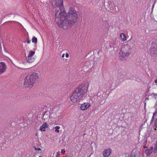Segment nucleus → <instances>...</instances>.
Returning <instances> with one entry per match:
<instances>
[{
	"label": "nucleus",
	"mask_w": 157,
	"mask_h": 157,
	"mask_svg": "<svg viewBox=\"0 0 157 157\" xmlns=\"http://www.w3.org/2000/svg\"><path fill=\"white\" fill-rule=\"evenodd\" d=\"M90 106V104L88 103H84L82 104L80 107L81 109L82 110L86 109Z\"/></svg>",
	"instance_id": "obj_9"
},
{
	"label": "nucleus",
	"mask_w": 157,
	"mask_h": 157,
	"mask_svg": "<svg viewBox=\"0 0 157 157\" xmlns=\"http://www.w3.org/2000/svg\"><path fill=\"white\" fill-rule=\"evenodd\" d=\"M53 3L57 7L63 8V0H53Z\"/></svg>",
	"instance_id": "obj_6"
},
{
	"label": "nucleus",
	"mask_w": 157,
	"mask_h": 157,
	"mask_svg": "<svg viewBox=\"0 0 157 157\" xmlns=\"http://www.w3.org/2000/svg\"><path fill=\"white\" fill-rule=\"evenodd\" d=\"M35 54L34 51H30L29 54L26 57V61L29 63H31L34 61L35 58L33 56Z\"/></svg>",
	"instance_id": "obj_5"
},
{
	"label": "nucleus",
	"mask_w": 157,
	"mask_h": 157,
	"mask_svg": "<svg viewBox=\"0 0 157 157\" xmlns=\"http://www.w3.org/2000/svg\"><path fill=\"white\" fill-rule=\"evenodd\" d=\"M61 152L63 154L65 152V151L64 149H62Z\"/></svg>",
	"instance_id": "obj_19"
},
{
	"label": "nucleus",
	"mask_w": 157,
	"mask_h": 157,
	"mask_svg": "<svg viewBox=\"0 0 157 157\" xmlns=\"http://www.w3.org/2000/svg\"><path fill=\"white\" fill-rule=\"evenodd\" d=\"M112 152V150L110 149L105 150L103 152L104 157H108L109 155Z\"/></svg>",
	"instance_id": "obj_10"
},
{
	"label": "nucleus",
	"mask_w": 157,
	"mask_h": 157,
	"mask_svg": "<svg viewBox=\"0 0 157 157\" xmlns=\"http://www.w3.org/2000/svg\"><path fill=\"white\" fill-rule=\"evenodd\" d=\"M66 57L68 58L69 56V54L67 53H66L65 54Z\"/></svg>",
	"instance_id": "obj_22"
},
{
	"label": "nucleus",
	"mask_w": 157,
	"mask_h": 157,
	"mask_svg": "<svg viewBox=\"0 0 157 157\" xmlns=\"http://www.w3.org/2000/svg\"><path fill=\"white\" fill-rule=\"evenodd\" d=\"M89 84L87 81L83 82L74 91L70 97V100L73 103L79 101L87 92Z\"/></svg>",
	"instance_id": "obj_2"
},
{
	"label": "nucleus",
	"mask_w": 157,
	"mask_h": 157,
	"mask_svg": "<svg viewBox=\"0 0 157 157\" xmlns=\"http://www.w3.org/2000/svg\"><path fill=\"white\" fill-rule=\"evenodd\" d=\"M60 155V153L59 151H58L56 153V156H57V157H59L58 155Z\"/></svg>",
	"instance_id": "obj_21"
},
{
	"label": "nucleus",
	"mask_w": 157,
	"mask_h": 157,
	"mask_svg": "<svg viewBox=\"0 0 157 157\" xmlns=\"http://www.w3.org/2000/svg\"><path fill=\"white\" fill-rule=\"evenodd\" d=\"M153 149V147H151L149 149H147L145 151V153L147 156H150L151 154Z\"/></svg>",
	"instance_id": "obj_11"
},
{
	"label": "nucleus",
	"mask_w": 157,
	"mask_h": 157,
	"mask_svg": "<svg viewBox=\"0 0 157 157\" xmlns=\"http://www.w3.org/2000/svg\"><path fill=\"white\" fill-rule=\"evenodd\" d=\"M33 147L36 150H37V148H36V147L35 146H34Z\"/></svg>",
	"instance_id": "obj_27"
},
{
	"label": "nucleus",
	"mask_w": 157,
	"mask_h": 157,
	"mask_svg": "<svg viewBox=\"0 0 157 157\" xmlns=\"http://www.w3.org/2000/svg\"><path fill=\"white\" fill-rule=\"evenodd\" d=\"M120 37L121 41H124L127 40L126 36L123 33H121L120 34Z\"/></svg>",
	"instance_id": "obj_13"
},
{
	"label": "nucleus",
	"mask_w": 157,
	"mask_h": 157,
	"mask_svg": "<svg viewBox=\"0 0 157 157\" xmlns=\"http://www.w3.org/2000/svg\"><path fill=\"white\" fill-rule=\"evenodd\" d=\"M64 56H65V54H63L62 55V58H63L64 57Z\"/></svg>",
	"instance_id": "obj_24"
},
{
	"label": "nucleus",
	"mask_w": 157,
	"mask_h": 157,
	"mask_svg": "<svg viewBox=\"0 0 157 157\" xmlns=\"http://www.w3.org/2000/svg\"><path fill=\"white\" fill-rule=\"evenodd\" d=\"M130 47L127 44L123 45L121 48L119 52V57L122 60L128 57L130 53Z\"/></svg>",
	"instance_id": "obj_4"
},
{
	"label": "nucleus",
	"mask_w": 157,
	"mask_h": 157,
	"mask_svg": "<svg viewBox=\"0 0 157 157\" xmlns=\"http://www.w3.org/2000/svg\"><path fill=\"white\" fill-rule=\"evenodd\" d=\"M60 128V127L59 126H56L55 127V132H59V129Z\"/></svg>",
	"instance_id": "obj_15"
},
{
	"label": "nucleus",
	"mask_w": 157,
	"mask_h": 157,
	"mask_svg": "<svg viewBox=\"0 0 157 157\" xmlns=\"http://www.w3.org/2000/svg\"><path fill=\"white\" fill-rule=\"evenodd\" d=\"M37 150H38V151H41L42 150L41 149V148H37Z\"/></svg>",
	"instance_id": "obj_23"
},
{
	"label": "nucleus",
	"mask_w": 157,
	"mask_h": 157,
	"mask_svg": "<svg viewBox=\"0 0 157 157\" xmlns=\"http://www.w3.org/2000/svg\"><path fill=\"white\" fill-rule=\"evenodd\" d=\"M154 116H153L152 117V118L151 119V122H150L151 123H152L154 119Z\"/></svg>",
	"instance_id": "obj_20"
},
{
	"label": "nucleus",
	"mask_w": 157,
	"mask_h": 157,
	"mask_svg": "<svg viewBox=\"0 0 157 157\" xmlns=\"http://www.w3.org/2000/svg\"><path fill=\"white\" fill-rule=\"evenodd\" d=\"M6 66L4 63L0 62V74L5 72L6 70Z\"/></svg>",
	"instance_id": "obj_7"
},
{
	"label": "nucleus",
	"mask_w": 157,
	"mask_h": 157,
	"mask_svg": "<svg viewBox=\"0 0 157 157\" xmlns=\"http://www.w3.org/2000/svg\"><path fill=\"white\" fill-rule=\"evenodd\" d=\"M155 127L157 128V118L156 119L155 122Z\"/></svg>",
	"instance_id": "obj_17"
},
{
	"label": "nucleus",
	"mask_w": 157,
	"mask_h": 157,
	"mask_svg": "<svg viewBox=\"0 0 157 157\" xmlns=\"http://www.w3.org/2000/svg\"><path fill=\"white\" fill-rule=\"evenodd\" d=\"M143 147H144V148H147V147H146V146H144Z\"/></svg>",
	"instance_id": "obj_29"
},
{
	"label": "nucleus",
	"mask_w": 157,
	"mask_h": 157,
	"mask_svg": "<svg viewBox=\"0 0 157 157\" xmlns=\"http://www.w3.org/2000/svg\"><path fill=\"white\" fill-rule=\"evenodd\" d=\"M48 127L47 124L46 123H44L42 126H40V130L41 131H45V128H47Z\"/></svg>",
	"instance_id": "obj_12"
},
{
	"label": "nucleus",
	"mask_w": 157,
	"mask_h": 157,
	"mask_svg": "<svg viewBox=\"0 0 157 157\" xmlns=\"http://www.w3.org/2000/svg\"><path fill=\"white\" fill-rule=\"evenodd\" d=\"M33 147L36 150H37V148H36V147L35 146H34Z\"/></svg>",
	"instance_id": "obj_28"
},
{
	"label": "nucleus",
	"mask_w": 157,
	"mask_h": 157,
	"mask_svg": "<svg viewBox=\"0 0 157 157\" xmlns=\"http://www.w3.org/2000/svg\"><path fill=\"white\" fill-rule=\"evenodd\" d=\"M155 83H157V79H155Z\"/></svg>",
	"instance_id": "obj_25"
},
{
	"label": "nucleus",
	"mask_w": 157,
	"mask_h": 157,
	"mask_svg": "<svg viewBox=\"0 0 157 157\" xmlns=\"http://www.w3.org/2000/svg\"><path fill=\"white\" fill-rule=\"evenodd\" d=\"M154 130H156V128H154Z\"/></svg>",
	"instance_id": "obj_30"
},
{
	"label": "nucleus",
	"mask_w": 157,
	"mask_h": 157,
	"mask_svg": "<svg viewBox=\"0 0 157 157\" xmlns=\"http://www.w3.org/2000/svg\"><path fill=\"white\" fill-rule=\"evenodd\" d=\"M39 76L37 73H33L28 74L24 79V85L29 87H33L37 81Z\"/></svg>",
	"instance_id": "obj_3"
},
{
	"label": "nucleus",
	"mask_w": 157,
	"mask_h": 157,
	"mask_svg": "<svg viewBox=\"0 0 157 157\" xmlns=\"http://www.w3.org/2000/svg\"><path fill=\"white\" fill-rule=\"evenodd\" d=\"M78 14L75 8L71 7L67 13L65 11L56 12L55 20L59 27L64 29L72 26L76 22Z\"/></svg>",
	"instance_id": "obj_1"
},
{
	"label": "nucleus",
	"mask_w": 157,
	"mask_h": 157,
	"mask_svg": "<svg viewBox=\"0 0 157 157\" xmlns=\"http://www.w3.org/2000/svg\"><path fill=\"white\" fill-rule=\"evenodd\" d=\"M154 153L157 152V144H156L154 147Z\"/></svg>",
	"instance_id": "obj_16"
},
{
	"label": "nucleus",
	"mask_w": 157,
	"mask_h": 157,
	"mask_svg": "<svg viewBox=\"0 0 157 157\" xmlns=\"http://www.w3.org/2000/svg\"><path fill=\"white\" fill-rule=\"evenodd\" d=\"M157 51V45L155 44H152L150 49V52L152 54H154Z\"/></svg>",
	"instance_id": "obj_8"
},
{
	"label": "nucleus",
	"mask_w": 157,
	"mask_h": 157,
	"mask_svg": "<svg viewBox=\"0 0 157 157\" xmlns=\"http://www.w3.org/2000/svg\"><path fill=\"white\" fill-rule=\"evenodd\" d=\"M26 42L28 44H29L30 43L31 41L30 40L28 39L26 41Z\"/></svg>",
	"instance_id": "obj_18"
},
{
	"label": "nucleus",
	"mask_w": 157,
	"mask_h": 157,
	"mask_svg": "<svg viewBox=\"0 0 157 157\" xmlns=\"http://www.w3.org/2000/svg\"><path fill=\"white\" fill-rule=\"evenodd\" d=\"M32 42L36 44L37 43V38L35 36L33 37L32 39Z\"/></svg>",
	"instance_id": "obj_14"
},
{
	"label": "nucleus",
	"mask_w": 157,
	"mask_h": 157,
	"mask_svg": "<svg viewBox=\"0 0 157 157\" xmlns=\"http://www.w3.org/2000/svg\"><path fill=\"white\" fill-rule=\"evenodd\" d=\"M156 113H153V116H155V115Z\"/></svg>",
	"instance_id": "obj_26"
},
{
	"label": "nucleus",
	"mask_w": 157,
	"mask_h": 157,
	"mask_svg": "<svg viewBox=\"0 0 157 157\" xmlns=\"http://www.w3.org/2000/svg\"><path fill=\"white\" fill-rule=\"evenodd\" d=\"M39 157H41V156L40 155Z\"/></svg>",
	"instance_id": "obj_31"
}]
</instances>
